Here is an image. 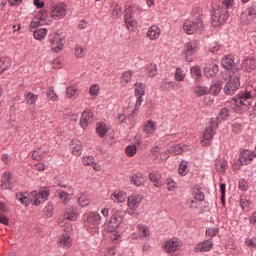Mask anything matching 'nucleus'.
I'll list each match as a JSON object with an SVG mask.
<instances>
[{
	"label": "nucleus",
	"instance_id": "6",
	"mask_svg": "<svg viewBox=\"0 0 256 256\" xmlns=\"http://www.w3.org/2000/svg\"><path fill=\"white\" fill-rule=\"evenodd\" d=\"M212 12V26L213 27H221L227 19H229V12L227 11V8H224L223 6H217L216 8H213Z\"/></svg>",
	"mask_w": 256,
	"mask_h": 256
},
{
	"label": "nucleus",
	"instance_id": "9",
	"mask_svg": "<svg viewBox=\"0 0 256 256\" xmlns=\"http://www.w3.org/2000/svg\"><path fill=\"white\" fill-rule=\"evenodd\" d=\"M50 15L52 19H56V21H59V19H63V17L67 15V5H65L64 3L52 5L50 8Z\"/></svg>",
	"mask_w": 256,
	"mask_h": 256
},
{
	"label": "nucleus",
	"instance_id": "4",
	"mask_svg": "<svg viewBox=\"0 0 256 256\" xmlns=\"http://www.w3.org/2000/svg\"><path fill=\"white\" fill-rule=\"evenodd\" d=\"M84 225L90 233H99V225H101V215L97 212H89L83 215Z\"/></svg>",
	"mask_w": 256,
	"mask_h": 256
},
{
	"label": "nucleus",
	"instance_id": "62",
	"mask_svg": "<svg viewBox=\"0 0 256 256\" xmlns=\"http://www.w3.org/2000/svg\"><path fill=\"white\" fill-rule=\"evenodd\" d=\"M220 50H221V45L217 43H212L210 45L209 51H211V53H218Z\"/></svg>",
	"mask_w": 256,
	"mask_h": 256
},
{
	"label": "nucleus",
	"instance_id": "39",
	"mask_svg": "<svg viewBox=\"0 0 256 256\" xmlns=\"http://www.w3.org/2000/svg\"><path fill=\"white\" fill-rule=\"evenodd\" d=\"M89 203H91V198L87 194H82L78 198V205L80 207H87V205H89Z\"/></svg>",
	"mask_w": 256,
	"mask_h": 256
},
{
	"label": "nucleus",
	"instance_id": "28",
	"mask_svg": "<svg viewBox=\"0 0 256 256\" xmlns=\"http://www.w3.org/2000/svg\"><path fill=\"white\" fill-rule=\"evenodd\" d=\"M209 93H211V90L205 85L197 84L194 86V95L197 97H205V95H209Z\"/></svg>",
	"mask_w": 256,
	"mask_h": 256
},
{
	"label": "nucleus",
	"instance_id": "1",
	"mask_svg": "<svg viewBox=\"0 0 256 256\" xmlns=\"http://www.w3.org/2000/svg\"><path fill=\"white\" fill-rule=\"evenodd\" d=\"M221 63L222 67H224V69H227V72L222 73V78L224 79V81H227L229 79L224 87V93L226 95H233L241 85L239 82V77H241L239 75V70H231L235 65V57L231 54H228L222 58Z\"/></svg>",
	"mask_w": 256,
	"mask_h": 256
},
{
	"label": "nucleus",
	"instance_id": "24",
	"mask_svg": "<svg viewBox=\"0 0 256 256\" xmlns=\"http://www.w3.org/2000/svg\"><path fill=\"white\" fill-rule=\"evenodd\" d=\"M219 73V66L217 64H210L204 68V77L211 79Z\"/></svg>",
	"mask_w": 256,
	"mask_h": 256
},
{
	"label": "nucleus",
	"instance_id": "26",
	"mask_svg": "<svg viewBox=\"0 0 256 256\" xmlns=\"http://www.w3.org/2000/svg\"><path fill=\"white\" fill-rule=\"evenodd\" d=\"M110 199L114 201V203H125V201H127V192L115 191L111 194Z\"/></svg>",
	"mask_w": 256,
	"mask_h": 256
},
{
	"label": "nucleus",
	"instance_id": "48",
	"mask_svg": "<svg viewBox=\"0 0 256 256\" xmlns=\"http://www.w3.org/2000/svg\"><path fill=\"white\" fill-rule=\"evenodd\" d=\"M79 93V89H77L76 87L70 86L66 88V95L67 97H69V99H71L72 97H77Z\"/></svg>",
	"mask_w": 256,
	"mask_h": 256
},
{
	"label": "nucleus",
	"instance_id": "10",
	"mask_svg": "<svg viewBox=\"0 0 256 256\" xmlns=\"http://www.w3.org/2000/svg\"><path fill=\"white\" fill-rule=\"evenodd\" d=\"M123 215H125V212L121 210H117L112 217L110 218L108 222V229L110 232L113 233V231H116L117 228L121 225L123 221Z\"/></svg>",
	"mask_w": 256,
	"mask_h": 256
},
{
	"label": "nucleus",
	"instance_id": "46",
	"mask_svg": "<svg viewBox=\"0 0 256 256\" xmlns=\"http://www.w3.org/2000/svg\"><path fill=\"white\" fill-rule=\"evenodd\" d=\"M43 155H45V150L38 148L32 153V158L34 161H41V159H43Z\"/></svg>",
	"mask_w": 256,
	"mask_h": 256
},
{
	"label": "nucleus",
	"instance_id": "12",
	"mask_svg": "<svg viewBox=\"0 0 256 256\" xmlns=\"http://www.w3.org/2000/svg\"><path fill=\"white\" fill-rule=\"evenodd\" d=\"M134 87H135V97H137V99H136V105L133 113H135L137 109H139L140 105H142L143 103V95H145V84L138 83V84H135Z\"/></svg>",
	"mask_w": 256,
	"mask_h": 256
},
{
	"label": "nucleus",
	"instance_id": "43",
	"mask_svg": "<svg viewBox=\"0 0 256 256\" xmlns=\"http://www.w3.org/2000/svg\"><path fill=\"white\" fill-rule=\"evenodd\" d=\"M146 75H148V77H155V75H157V65L148 64L146 66Z\"/></svg>",
	"mask_w": 256,
	"mask_h": 256
},
{
	"label": "nucleus",
	"instance_id": "7",
	"mask_svg": "<svg viewBox=\"0 0 256 256\" xmlns=\"http://www.w3.org/2000/svg\"><path fill=\"white\" fill-rule=\"evenodd\" d=\"M217 127H219V122L217 120H211L209 122V125L205 129L202 139L200 140V143L201 145H203V147L211 145V141H213V137L215 136Z\"/></svg>",
	"mask_w": 256,
	"mask_h": 256
},
{
	"label": "nucleus",
	"instance_id": "35",
	"mask_svg": "<svg viewBox=\"0 0 256 256\" xmlns=\"http://www.w3.org/2000/svg\"><path fill=\"white\" fill-rule=\"evenodd\" d=\"M193 197L196 199V201H203L205 199V193H203V190L199 186H195L193 188Z\"/></svg>",
	"mask_w": 256,
	"mask_h": 256
},
{
	"label": "nucleus",
	"instance_id": "33",
	"mask_svg": "<svg viewBox=\"0 0 256 256\" xmlns=\"http://www.w3.org/2000/svg\"><path fill=\"white\" fill-rule=\"evenodd\" d=\"M138 235L140 239H145L146 237H149L151 235V232L149 231V227L145 224H139L137 226Z\"/></svg>",
	"mask_w": 256,
	"mask_h": 256
},
{
	"label": "nucleus",
	"instance_id": "2",
	"mask_svg": "<svg viewBox=\"0 0 256 256\" xmlns=\"http://www.w3.org/2000/svg\"><path fill=\"white\" fill-rule=\"evenodd\" d=\"M205 23L203 22V16H201V8L196 7L193 9V15L191 19L185 20L183 23V31L187 35H195V33H201Z\"/></svg>",
	"mask_w": 256,
	"mask_h": 256
},
{
	"label": "nucleus",
	"instance_id": "27",
	"mask_svg": "<svg viewBox=\"0 0 256 256\" xmlns=\"http://www.w3.org/2000/svg\"><path fill=\"white\" fill-rule=\"evenodd\" d=\"M185 151H187V145L184 144L172 145L168 149L170 155H181L182 153H185Z\"/></svg>",
	"mask_w": 256,
	"mask_h": 256
},
{
	"label": "nucleus",
	"instance_id": "13",
	"mask_svg": "<svg viewBox=\"0 0 256 256\" xmlns=\"http://www.w3.org/2000/svg\"><path fill=\"white\" fill-rule=\"evenodd\" d=\"M143 201V195L141 194H132L127 198V205L131 211H137L139 209V205Z\"/></svg>",
	"mask_w": 256,
	"mask_h": 256
},
{
	"label": "nucleus",
	"instance_id": "53",
	"mask_svg": "<svg viewBox=\"0 0 256 256\" xmlns=\"http://www.w3.org/2000/svg\"><path fill=\"white\" fill-rule=\"evenodd\" d=\"M83 153V146L81 145V143L76 144L73 148H72V154L75 155V157H80V155Z\"/></svg>",
	"mask_w": 256,
	"mask_h": 256
},
{
	"label": "nucleus",
	"instance_id": "44",
	"mask_svg": "<svg viewBox=\"0 0 256 256\" xmlns=\"http://www.w3.org/2000/svg\"><path fill=\"white\" fill-rule=\"evenodd\" d=\"M176 81H185V77H187V72H185L181 68H177L174 74Z\"/></svg>",
	"mask_w": 256,
	"mask_h": 256
},
{
	"label": "nucleus",
	"instance_id": "14",
	"mask_svg": "<svg viewBox=\"0 0 256 256\" xmlns=\"http://www.w3.org/2000/svg\"><path fill=\"white\" fill-rule=\"evenodd\" d=\"M132 12H133V8L131 6H127L125 8L124 23L128 31H135V27L137 25L135 20L132 19V16H131Z\"/></svg>",
	"mask_w": 256,
	"mask_h": 256
},
{
	"label": "nucleus",
	"instance_id": "57",
	"mask_svg": "<svg viewBox=\"0 0 256 256\" xmlns=\"http://www.w3.org/2000/svg\"><path fill=\"white\" fill-rule=\"evenodd\" d=\"M74 55L78 59H81L85 56V53L83 52V48L81 46H75L74 48Z\"/></svg>",
	"mask_w": 256,
	"mask_h": 256
},
{
	"label": "nucleus",
	"instance_id": "25",
	"mask_svg": "<svg viewBox=\"0 0 256 256\" xmlns=\"http://www.w3.org/2000/svg\"><path fill=\"white\" fill-rule=\"evenodd\" d=\"M37 19L39 20H33L30 23V28L35 29L36 27H39V25H47L45 22L47 19V12H39L37 15Z\"/></svg>",
	"mask_w": 256,
	"mask_h": 256
},
{
	"label": "nucleus",
	"instance_id": "63",
	"mask_svg": "<svg viewBox=\"0 0 256 256\" xmlns=\"http://www.w3.org/2000/svg\"><path fill=\"white\" fill-rule=\"evenodd\" d=\"M232 131L234 133H241L243 131V125H241L240 123H234L232 125Z\"/></svg>",
	"mask_w": 256,
	"mask_h": 256
},
{
	"label": "nucleus",
	"instance_id": "19",
	"mask_svg": "<svg viewBox=\"0 0 256 256\" xmlns=\"http://www.w3.org/2000/svg\"><path fill=\"white\" fill-rule=\"evenodd\" d=\"M64 219H66V221H76L79 219V211L77 210V207L68 206L64 212Z\"/></svg>",
	"mask_w": 256,
	"mask_h": 256
},
{
	"label": "nucleus",
	"instance_id": "52",
	"mask_svg": "<svg viewBox=\"0 0 256 256\" xmlns=\"http://www.w3.org/2000/svg\"><path fill=\"white\" fill-rule=\"evenodd\" d=\"M227 117H229V110L227 108H223L220 110L216 121H225Z\"/></svg>",
	"mask_w": 256,
	"mask_h": 256
},
{
	"label": "nucleus",
	"instance_id": "31",
	"mask_svg": "<svg viewBox=\"0 0 256 256\" xmlns=\"http://www.w3.org/2000/svg\"><path fill=\"white\" fill-rule=\"evenodd\" d=\"M242 71H247V73H251L255 69V61L251 58H246L243 60L241 64Z\"/></svg>",
	"mask_w": 256,
	"mask_h": 256
},
{
	"label": "nucleus",
	"instance_id": "21",
	"mask_svg": "<svg viewBox=\"0 0 256 256\" xmlns=\"http://www.w3.org/2000/svg\"><path fill=\"white\" fill-rule=\"evenodd\" d=\"M255 17H256L255 8L250 7L244 13L241 14V21H242V23L249 25V23H252V21H253V19H255Z\"/></svg>",
	"mask_w": 256,
	"mask_h": 256
},
{
	"label": "nucleus",
	"instance_id": "16",
	"mask_svg": "<svg viewBox=\"0 0 256 256\" xmlns=\"http://www.w3.org/2000/svg\"><path fill=\"white\" fill-rule=\"evenodd\" d=\"M91 121H93V111L89 109L84 110L81 114L80 127H82V129H87Z\"/></svg>",
	"mask_w": 256,
	"mask_h": 256
},
{
	"label": "nucleus",
	"instance_id": "41",
	"mask_svg": "<svg viewBox=\"0 0 256 256\" xmlns=\"http://www.w3.org/2000/svg\"><path fill=\"white\" fill-rule=\"evenodd\" d=\"M190 73L195 81H201V68L199 66L192 67Z\"/></svg>",
	"mask_w": 256,
	"mask_h": 256
},
{
	"label": "nucleus",
	"instance_id": "37",
	"mask_svg": "<svg viewBox=\"0 0 256 256\" xmlns=\"http://www.w3.org/2000/svg\"><path fill=\"white\" fill-rule=\"evenodd\" d=\"M34 39L41 41L47 37V28H40L33 32Z\"/></svg>",
	"mask_w": 256,
	"mask_h": 256
},
{
	"label": "nucleus",
	"instance_id": "59",
	"mask_svg": "<svg viewBox=\"0 0 256 256\" xmlns=\"http://www.w3.org/2000/svg\"><path fill=\"white\" fill-rule=\"evenodd\" d=\"M218 233H219V228H217V227L206 229V235L208 237H216V235H218Z\"/></svg>",
	"mask_w": 256,
	"mask_h": 256
},
{
	"label": "nucleus",
	"instance_id": "15",
	"mask_svg": "<svg viewBox=\"0 0 256 256\" xmlns=\"http://www.w3.org/2000/svg\"><path fill=\"white\" fill-rule=\"evenodd\" d=\"M253 159H255V153L251 150H244L240 153V165H249L253 162Z\"/></svg>",
	"mask_w": 256,
	"mask_h": 256
},
{
	"label": "nucleus",
	"instance_id": "17",
	"mask_svg": "<svg viewBox=\"0 0 256 256\" xmlns=\"http://www.w3.org/2000/svg\"><path fill=\"white\" fill-rule=\"evenodd\" d=\"M197 47H198L197 42L195 40H192L185 44L184 55H185L187 61H191V59H189V57H191V55H195V53H197Z\"/></svg>",
	"mask_w": 256,
	"mask_h": 256
},
{
	"label": "nucleus",
	"instance_id": "47",
	"mask_svg": "<svg viewBox=\"0 0 256 256\" xmlns=\"http://www.w3.org/2000/svg\"><path fill=\"white\" fill-rule=\"evenodd\" d=\"M162 87L164 89H167L168 91L171 89H177V83H175L173 81H168L167 79H164L162 81Z\"/></svg>",
	"mask_w": 256,
	"mask_h": 256
},
{
	"label": "nucleus",
	"instance_id": "40",
	"mask_svg": "<svg viewBox=\"0 0 256 256\" xmlns=\"http://www.w3.org/2000/svg\"><path fill=\"white\" fill-rule=\"evenodd\" d=\"M59 199L61 200V203L64 205H67L71 201V194L61 190L58 192Z\"/></svg>",
	"mask_w": 256,
	"mask_h": 256
},
{
	"label": "nucleus",
	"instance_id": "56",
	"mask_svg": "<svg viewBox=\"0 0 256 256\" xmlns=\"http://www.w3.org/2000/svg\"><path fill=\"white\" fill-rule=\"evenodd\" d=\"M112 15L113 17H115L116 19H119V17H121V15H123V10L121 8V6L116 5L112 11Z\"/></svg>",
	"mask_w": 256,
	"mask_h": 256
},
{
	"label": "nucleus",
	"instance_id": "8",
	"mask_svg": "<svg viewBox=\"0 0 256 256\" xmlns=\"http://www.w3.org/2000/svg\"><path fill=\"white\" fill-rule=\"evenodd\" d=\"M183 241L179 238H172L164 243V251L169 255H175L177 251H181Z\"/></svg>",
	"mask_w": 256,
	"mask_h": 256
},
{
	"label": "nucleus",
	"instance_id": "51",
	"mask_svg": "<svg viewBox=\"0 0 256 256\" xmlns=\"http://www.w3.org/2000/svg\"><path fill=\"white\" fill-rule=\"evenodd\" d=\"M46 95L50 101H57V99H59V96H57L53 87L48 88Z\"/></svg>",
	"mask_w": 256,
	"mask_h": 256
},
{
	"label": "nucleus",
	"instance_id": "36",
	"mask_svg": "<svg viewBox=\"0 0 256 256\" xmlns=\"http://www.w3.org/2000/svg\"><path fill=\"white\" fill-rule=\"evenodd\" d=\"M24 97L27 105H35V103H37V99H39L37 95L31 92H25Z\"/></svg>",
	"mask_w": 256,
	"mask_h": 256
},
{
	"label": "nucleus",
	"instance_id": "3",
	"mask_svg": "<svg viewBox=\"0 0 256 256\" xmlns=\"http://www.w3.org/2000/svg\"><path fill=\"white\" fill-rule=\"evenodd\" d=\"M47 197H49V190L42 188L39 192L32 191L30 196L27 197L23 194H18L17 199L22 203V205H29L33 203V205H41V203L47 201Z\"/></svg>",
	"mask_w": 256,
	"mask_h": 256
},
{
	"label": "nucleus",
	"instance_id": "64",
	"mask_svg": "<svg viewBox=\"0 0 256 256\" xmlns=\"http://www.w3.org/2000/svg\"><path fill=\"white\" fill-rule=\"evenodd\" d=\"M245 244L247 245V247L255 248L256 247V237L246 239Z\"/></svg>",
	"mask_w": 256,
	"mask_h": 256
},
{
	"label": "nucleus",
	"instance_id": "38",
	"mask_svg": "<svg viewBox=\"0 0 256 256\" xmlns=\"http://www.w3.org/2000/svg\"><path fill=\"white\" fill-rule=\"evenodd\" d=\"M2 184L1 187L3 189H9V183L11 181V172H5L4 175L2 176Z\"/></svg>",
	"mask_w": 256,
	"mask_h": 256
},
{
	"label": "nucleus",
	"instance_id": "30",
	"mask_svg": "<svg viewBox=\"0 0 256 256\" xmlns=\"http://www.w3.org/2000/svg\"><path fill=\"white\" fill-rule=\"evenodd\" d=\"M133 79V72L131 70L125 71L120 76V85L122 87H127L131 80Z\"/></svg>",
	"mask_w": 256,
	"mask_h": 256
},
{
	"label": "nucleus",
	"instance_id": "42",
	"mask_svg": "<svg viewBox=\"0 0 256 256\" xmlns=\"http://www.w3.org/2000/svg\"><path fill=\"white\" fill-rule=\"evenodd\" d=\"M227 161L226 160H218L216 162V170L219 171V173H225L227 171Z\"/></svg>",
	"mask_w": 256,
	"mask_h": 256
},
{
	"label": "nucleus",
	"instance_id": "34",
	"mask_svg": "<svg viewBox=\"0 0 256 256\" xmlns=\"http://www.w3.org/2000/svg\"><path fill=\"white\" fill-rule=\"evenodd\" d=\"M96 133L99 135V137H105V135L109 133V126L103 122L98 123L96 126Z\"/></svg>",
	"mask_w": 256,
	"mask_h": 256
},
{
	"label": "nucleus",
	"instance_id": "22",
	"mask_svg": "<svg viewBox=\"0 0 256 256\" xmlns=\"http://www.w3.org/2000/svg\"><path fill=\"white\" fill-rule=\"evenodd\" d=\"M146 37H148L150 41H157V39L161 37V28L157 25L150 26L146 33Z\"/></svg>",
	"mask_w": 256,
	"mask_h": 256
},
{
	"label": "nucleus",
	"instance_id": "55",
	"mask_svg": "<svg viewBox=\"0 0 256 256\" xmlns=\"http://www.w3.org/2000/svg\"><path fill=\"white\" fill-rule=\"evenodd\" d=\"M125 151L128 157H134L137 153V147L135 145H130L126 147Z\"/></svg>",
	"mask_w": 256,
	"mask_h": 256
},
{
	"label": "nucleus",
	"instance_id": "18",
	"mask_svg": "<svg viewBox=\"0 0 256 256\" xmlns=\"http://www.w3.org/2000/svg\"><path fill=\"white\" fill-rule=\"evenodd\" d=\"M215 243L213 240H205L203 242H200L196 245L194 248V251L199 252V253H207L213 249V246Z\"/></svg>",
	"mask_w": 256,
	"mask_h": 256
},
{
	"label": "nucleus",
	"instance_id": "29",
	"mask_svg": "<svg viewBox=\"0 0 256 256\" xmlns=\"http://www.w3.org/2000/svg\"><path fill=\"white\" fill-rule=\"evenodd\" d=\"M157 131V123L153 120H148L143 126V132L146 135H153Z\"/></svg>",
	"mask_w": 256,
	"mask_h": 256
},
{
	"label": "nucleus",
	"instance_id": "11",
	"mask_svg": "<svg viewBox=\"0 0 256 256\" xmlns=\"http://www.w3.org/2000/svg\"><path fill=\"white\" fill-rule=\"evenodd\" d=\"M50 47L53 53L63 51V47H65V36L61 34L54 35V37L51 39Z\"/></svg>",
	"mask_w": 256,
	"mask_h": 256
},
{
	"label": "nucleus",
	"instance_id": "60",
	"mask_svg": "<svg viewBox=\"0 0 256 256\" xmlns=\"http://www.w3.org/2000/svg\"><path fill=\"white\" fill-rule=\"evenodd\" d=\"M53 203L49 202L47 206L45 207V213L47 217H52L53 216Z\"/></svg>",
	"mask_w": 256,
	"mask_h": 256
},
{
	"label": "nucleus",
	"instance_id": "5",
	"mask_svg": "<svg viewBox=\"0 0 256 256\" xmlns=\"http://www.w3.org/2000/svg\"><path fill=\"white\" fill-rule=\"evenodd\" d=\"M251 99H253V92H244L232 100L231 107L236 113H239L242 107L251 105Z\"/></svg>",
	"mask_w": 256,
	"mask_h": 256
},
{
	"label": "nucleus",
	"instance_id": "50",
	"mask_svg": "<svg viewBox=\"0 0 256 256\" xmlns=\"http://www.w3.org/2000/svg\"><path fill=\"white\" fill-rule=\"evenodd\" d=\"M178 173H179V175H182V177H185V175H187V173H189V168L187 167V162L182 161L180 163Z\"/></svg>",
	"mask_w": 256,
	"mask_h": 256
},
{
	"label": "nucleus",
	"instance_id": "54",
	"mask_svg": "<svg viewBox=\"0 0 256 256\" xmlns=\"http://www.w3.org/2000/svg\"><path fill=\"white\" fill-rule=\"evenodd\" d=\"M240 205L243 211H249L251 209V201L247 200L246 198H241Z\"/></svg>",
	"mask_w": 256,
	"mask_h": 256
},
{
	"label": "nucleus",
	"instance_id": "49",
	"mask_svg": "<svg viewBox=\"0 0 256 256\" xmlns=\"http://www.w3.org/2000/svg\"><path fill=\"white\" fill-rule=\"evenodd\" d=\"M101 90V87H99V84H93L89 89V94L91 95L92 99H95L97 95H99V91Z\"/></svg>",
	"mask_w": 256,
	"mask_h": 256
},
{
	"label": "nucleus",
	"instance_id": "32",
	"mask_svg": "<svg viewBox=\"0 0 256 256\" xmlns=\"http://www.w3.org/2000/svg\"><path fill=\"white\" fill-rule=\"evenodd\" d=\"M149 179L154 183L155 187H161L163 185V178H161V175L157 172L150 173Z\"/></svg>",
	"mask_w": 256,
	"mask_h": 256
},
{
	"label": "nucleus",
	"instance_id": "23",
	"mask_svg": "<svg viewBox=\"0 0 256 256\" xmlns=\"http://www.w3.org/2000/svg\"><path fill=\"white\" fill-rule=\"evenodd\" d=\"M130 183L131 185H135L136 187H142V185H145V183H147V179L145 178V176H143V174L136 173L130 177Z\"/></svg>",
	"mask_w": 256,
	"mask_h": 256
},
{
	"label": "nucleus",
	"instance_id": "58",
	"mask_svg": "<svg viewBox=\"0 0 256 256\" xmlns=\"http://www.w3.org/2000/svg\"><path fill=\"white\" fill-rule=\"evenodd\" d=\"M9 68V60L8 59H1L0 60V75L3 71H6Z\"/></svg>",
	"mask_w": 256,
	"mask_h": 256
},
{
	"label": "nucleus",
	"instance_id": "20",
	"mask_svg": "<svg viewBox=\"0 0 256 256\" xmlns=\"http://www.w3.org/2000/svg\"><path fill=\"white\" fill-rule=\"evenodd\" d=\"M57 245L62 249H71L73 246V239L71 236H69V234H63L58 238Z\"/></svg>",
	"mask_w": 256,
	"mask_h": 256
},
{
	"label": "nucleus",
	"instance_id": "45",
	"mask_svg": "<svg viewBox=\"0 0 256 256\" xmlns=\"http://www.w3.org/2000/svg\"><path fill=\"white\" fill-rule=\"evenodd\" d=\"M208 89L210 90V93L212 95H219V93L221 92L222 86H221V83L216 82L212 84Z\"/></svg>",
	"mask_w": 256,
	"mask_h": 256
},
{
	"label": "nucleus",
	"instance_id": "61",
	"mask_svg": "<svg viewBox=\"0 0 256 256\" xmlns=\"http://www.w3.org/2000/svg\"><path fill=\"white\" fill-rule=\"evenodd\" d=\"M82 161L83 165H92L95 163V158L93 156H84Z\"/></svg>",
	"mask_w": 256,
	"mask_h": 256
}]
</instances>
